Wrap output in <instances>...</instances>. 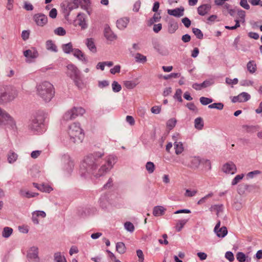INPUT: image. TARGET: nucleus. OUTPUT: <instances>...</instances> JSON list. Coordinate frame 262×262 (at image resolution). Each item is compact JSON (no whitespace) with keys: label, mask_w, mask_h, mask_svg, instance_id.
<instances>
[{"label":"nucleus","mask_w":262,"mask_h":262,"mask_svg":"<svg viewBox=\"0 0 262 262\" xmlns=\"http://www.w3.org/2000/svg\"><path fill=\"white\" fill-rule=\"evenodd\" d=\"M104 152L98 151L85 156L80 165V172L83 176L92 174L96 178L104 176L111 170L117 162L116 157L110 155L101 160Z\"/></svg>","instance_id":"f257e3e1"},{"label":"nucleus","mask_w":262,"mask_h":262,"mask_svg":"<svg viewBox=\"0 0 262 262\" xmlns=\"http://www.w3.org/2000/svg\"><path fill=\"white\" fill-rule=\"evenodd\" d=\"M37 95L45 102H50L54 96L53 85L48 81H42L36 85Z\"/></svg>","instance_id":"f03ea898"},{"label":"nucleus","mask_w":262,"mask_h":262,"mask_svg":"<svg viewBox=\"0 0 262 262\" xmlns=\"http://www.w3.org/2000/svg\"><path fill=\"white\" fill-rule=\"evenodd\" d=\"M68 133L70 140L74 143L79 144L82 142L84 134L78 123L74 122L69 125Z\"/></svg>","instance_id":"7ed1b4c3"},{"label":"nucleus","mask_w":262,"mask_h":262,"mask_svg":"<svg viewBox=\"0 0 262 262\" xmlns=\"http://www.w3.org/2000/svg\"><path fill=\"white\" fill-rule=\"evenodd\" d=\"M45 114L43 112H37L30 121L28 127L33 132H39L44 127Z\"/></svg>","instance_id":"20e7f679"},{"label":"nucleus","mask_w":262,"mask_h":262,"mask_svg":"<svg viewBox=\"0 0 262 262\" xmlns=\"http://www.w3.org/2000/svg\"><path fill=\"white\" fill-rule=\"evenodd\" d=\"M67 75L70 77L79 88H82L83 83L82 82L81 75L77 67H67Z\"/></svg>","instance_id":"39448f33"},{"label":"nucleus","mask_w":262,"mask_h":262,"mask_svg":"<svg viewBox=\"0 0 262 262\" xmlns=\"http://www.w3.org/2000/svg\"><path fill=\"white\" fill-rule=\"evenodd\" d=\"M0 120L4 122L6 124L9 125L12 129L16 128L15 122L12 117L1 108H0Z\"/></svg>","instance_id":"423d86ee"},{"label":"nucleus","mask_w":262,"mask_h":262,"mask_svg":"<svg viewBox=\"0 0 262 262\" xmlns=\"http://www.w3.org/2000/svg\"><path fill=\"white\" fill-rule=\"evenodd\" d=\"M27 257L30 262H39L38 248L35 246L31 247L27 252Z\"/></svg>","instance_id":"0eeeda50"},{"label":"nucleus","mask_w":262,"mask_h":262,"mask_svg":"<svg viewBox=\"0 0 262 262\" xmlns=\"http://www.w3.org/2000/svg\"><path fill=\"white\" fill-rule=\"evenodd\" d=\"M33 20L39 27H43L48 23L47 16L42 13H37L33 16Z\"/></svg>","instance_id":"6e6552de"},{"label":"nucleus","mask_w":262,"mask_h":262,"mask_svg":"<svg viewBox=\"0 0 262 262\" xmlns=\"http://www.w3.org/2000/svg\"><path fill=\"white\" fill-rule=\"evenodd\" d=\"M17 91L15 89H12L8 92L3 91V102L11 101L14 100L17 96Z\"/></svg>","instance_id":"1a4fd4ad"},{"label":"nucleus","mask_w":262,"mask_h":262,"mask_svg":"<svg viewBox=\"0 0 262 262\" xmlns=\"http://www.w3.org/2000/svg\"><path fill=\"white\" fill-rule=\"evenodd\" d=\"M46 216V213L43 211L36 210L32 213V221L34 224H39L38 218H45Z\"/></svg>","instance_id":"9d476101"},{"label":"nucleus","mask_w":262,"mask_h":262,"mask_svg":"<svg viewBox=\"0 0 262 262\" xmlns=\"http://www.w3.org/2000/svg\"><path fill=\"white\" fill-rule=\"evenodd\" d=\"M222 169L224 172L231 174L235 173L236 171L235 165L231 162L225 164Z\"/></svg>","instance_id":"9b49d317"},{"label":"nucleus","mask_w":262,"mask_h":262,"mask_svg":"<svg viewBox=\"0 0 262 262\" xmlns=\"http://www.w3.org/2000/svg\"><path fill=\"white\" fill-rule=\"evenodd\" d=\"M104 34L107 40L109 41H114L117 38V36L112 32L108 25H106L104 27Z\"/></svg>","instance_id":"f8f14e48"},{"label":"nucleus","mask_w":262,"mask_h":262,"mask_svg":"<svg viewBox=\"0 0 262 262\" xmlns=\"http://www.w3.org/2000/svg\"><path fill=\"white\" fill-rule=\"evenodd\" d=\"M184 8L182 7L174 9H168L167 13L175 17H180L184 15Z\"/></svg>","instance_id":"ddd939ff"},{"label":"nucleus","mask_w":262,"mask_h":262,"mask_svg":"<svg viewBox=\"0 0 262 262\" xmlns=\"http://www.w3.org/2000/svg\"><path fill=\"white\" fill-rule=\"evenodd\" d=\"M211 8L210 4L202 5L198 8V13L201 16H204L210 11Z\"/></svg>","instance_id":"4468645a"},{"label":"nucleus","mask_w":262,"mask_h":262,"mask_svg":"<svg viewBox=\"0 0 262 262\" xmlns=\"http://www.w3.org/2000/svg\"><path fill=\"white\" fill-rule=\"evenodd\" d=\"M129 22V19L128 17H122L117 20L116 25L118 29L120 30L124 29Z\"/></svg>","instance_id":"2eb2a0df"},{"label":"nucleus","mask_w":262,"mask_h":262,"mask_svg":"<svg viewBox=\"0 0 262 262\" xmlns=\"http://www.w3.org/2000/svg\"><path fill=\"white\" fill-rule=\"evenodd\" d=\"M38 55V51L35 48H31L24 52V55L27 58H36Z\"/></svg>","instance_id":"dca6fc26"},{"label":"nucleus","mask_w":262,"mask_h":262,"mask_svg":"<svg viewBox=\"0 0 262 262\" xmlns=\"http://www.w3.org/2000/svg\"><path fill=\"white\" fill-rule=\"evenodd\" d=\"M46 48L47 50L53 52H57L58 48L54 42L52 40H48L46 42Z\"/></svg>","instance_id":"f3484780"},{"label":"nucleus","mask_w":262,"mask_h":262,"mask_svg":"<svg viewBox=\"0 0 262 262\" xmlns=\"http://www.w3.org/2000/svg\"><path fill=\"white\" fill-rule=\"evenodd\" d=\"M189 219H184L178 220L174 226L177 231L180 232L182 230L185 225L188 222Z\"/></svg>","instance_id":"a211bd4d"},{"label":"nucleus","mask_w":262,"mask_h":262,"mask_svg":"<svg viewBox=\"0 0 262 262\" xmlns=\"http://www.w3.org/2000/svg\"><path fill=\"white\" fill-rule=\"evenodd\" d=\"M201 159L199 157H193L190 160V167L194 169H196L199 167L201 163Z\"/></svg>","instance_id":"6ab92c4d"},{"label":"nucleus","mask_w":262,"mask_h":262,"mask_svg":"<svg viewBox=\"0 0 262 262\" xmlns=\"http://www.w3.org/2000/svg\"><path fill=\"white\" fill-rule=\"evenodd\" d=\"M100 206L103 209L107 208L109 205L108 197L106 195H102L99 199Z\"/></svg>","instance_id":"aec40b11"},{"label":"nucleus","mask_w":262,"mask_h":262,"mask_svg":"<svg viewBox=\"0 0 262 262\" xmlns=\"http://www.w3.org/2000/svg\"><path fill=\"white\" fill-rule=\"evenodd\" d=\"M18 155L13 151H10L7 155L8 162L10 164L14 163L17 159Z\"/></svg>","instance_id":"412c9836"},{"label":"nucleus","mask_w":262,"mask_h":262,"mask_svg":"<svg viewBox=\"0 0 262 262\" xmlns=\"http://www.w3.org/2000/svg\"><path fill=\"white\" fill-rule=\"evenodd\" d=\"M19 194L22 196L26 197L27 198H30L38 195V193L31 192L25 189H20L19 190Z\"/></svg>","instance_id":"4be33fe9"},{"label":"nucleus","mask_w":262,"mask_h":262,"mask_svg":"<svg viewBox=\"0 0 262 262\" xmlns=\"http://www.w3.org/2000/svg\"><path fill=\"white\" fill-rule=\"evenodd\" d=\"M73 55L81 61H85V55L79 49H74L73 52Z\"/></svg>","instance_id":"5701e85b"},{"label":"nucleus","mask_w":262,"mask_h":262,"mask_svg":"<svg viewBox=\"0 0 262 262\" xmlns=\"http://www.w3.org/2000/svg\"><path fill=\"white\" fill-rule=\"evenodd\" d=\"M174 148L177 155L181 154L184 150L183 145L181 142L175 141L174 142Z\"/></svg>","instance_id":"b1692460"},{"label":"nucleus","mask_w":262,"mask_h":262,"mask_svg":"<svg viewBox=\"0 0 262 262\" xmlns=\"http://www.w3.org/2000/svg\"><path fill=\"white\" fill-rule=\"evenodd\" d=\"M116 251L120 254H124L126 251V248L123 242H118L116 245Z\"/></svg>","instance_id":"393cba45"},{"label":"nucleus","mask_w":262,"mask_h":262,"mask_svg":"<svg viewBox=\"0 0 262 262\" xmlns=\"http://www.w3.org/2000/svg\"><path fill=\"white\" fill-rule=\"evenodd\" d=\"M165 210V209L162 206H156L153 209V214L155 216L162 215L164 214Z\"/></svg>","instance_id":"a878e982"},{"label":"nucleus","mask_w":262,"mask_h":262,"mask_svg":"<svg viewBox=\"0 0 262 262\" xmlns=\"http://www.w3.org/2000/svg\"><path fill=\"white\" fill-rule=\"evenodd\" d=\"M209 209L210 211H216L217 216H219L220 212L223 211V205L222 204L212 205Z\"/></svg>","instance_id":"bb28decb"},{"label":"nucleus","mask_w":262,"mask_h":262,"mask_svg":"<svg viewBox=\"0 0 262 262\" xmlns=\"http://www.w3.org/2000/svg\"><path fill=\"white\" fill-rule=\"evenodd\" d=\"M86 46L93 53L96 52V47L92 38H88L86 39Z\"/></svg>","instance_id":"cd10ccee"},{"label":"nucleus","mask_w":262,"mask_h":262,"mask_svg":"<svg viewBox=\"0 0 262 262\" xmlns=\"http://www.w3.org/2000/svg\"><path fill=\"white\" fill-rule=\"evenodd\" d=\"M61 48L63 52L67 54L71 52L73 53V50H74V49L73 48V45L71 42L62 45Z\"/></svg>","instance_id":"c85d7f7f"},{"label":"nucleus","mask_w":262,"mask_h":262,"mask_svg":"<svg viewBox=\"0 0 262 262\" xmlns=\"http://www.w3.org/2000/svg\"><path fill=\"white\" fill-rule=\"evenodd\" d=\"M72 110L75 118L79 116H82L85 112V110L81 107H74L72 108Z\"/></svg>","instance_id":"c756f323"},{"label":"nucleus","mask_w":262,"mask_h":262,"mask_svg":"<svg viewBox=\"0 0 262 262\" xmlns=\"http://www.w3.org/2000/svg\"><path fill=\"white\" fill-rule=\"evenodd\" d=\"M161 16L160 13H156L154 14L153 17L151 18L148 21V25L151 26L154 24L155 23L158 22L161 19Z\"/></svg>","instance_id":"7c9ffc66"},{"label":"nucleus","mask_w":262,"mask_h":262,"mask_svg":"<svg viewBox=\"0 0 262 262\" xmlns=\"http://www.w3.org/2000/svg\"><path fill=\"white\" fill-rule=\"evenodd\" d=\"M204 126L203 119L201 117L196 118L194 120V127L199 130H201Z\"/></svg>","instance_id":"2f4dec72"},{"label":"nucleus","mask_w":262,"mask_h":262,"mask_svg":"<svg viewBox=\"0 0 262 262\" xmlns=\"http://www.w3.org/2000/svg\"><path fill=\"white\" fill-rule=\"evenodd\" d=\"M54 259L55 262H67L64 256H62L60 252H57L54 254Z\"/></svg>","instance_id":"473e14b6"},{"label":"nucleus","mask_w":262,"mask_h":262,"mask_svg":"<svg viewBox=\"0 0 262 262\" xmlns=\"http://www.w3.org/2000/svg\"><path fill=\"white\" fill-rule=\"evenodd\" d=\"M215 233L219 237L223 238L227 235L228 231L227 228L225 226H223L220 228L217 231H216Z\"/></svg>","instance_id":"72a5a7b5"},{"label":"nucleus","mask_w":262,"mask_h":262,"mask_svg":"<svg viewBox=\"0 0 262 262\" xmlns=\"http://www.w3.org/2000/svg\"><path fill=\"white\" fill-rule=\"evenodd\" d=\"M13 229L12 228L9 227H5L4 228L2 232V236L5 238L9 237L12 234Z\"/></svg>","instance_id":"f704fd0d"},{"label":"nucleus","mask_w":262,"mask_h":262,"mask_svg":"<svg viewBox=\"0 0 262 262\" xmlns=\"http://www.w3.org/2000/svg\"><path fill=\"white\" fill-rule=\"evenodd\" d=\"M74 115H75L72 108L71 110L67 111L64 114L63 116V119L66 121L72 120L75 118Z\"/></svg>","instance_id":"c9c22d12"},{"label":"nucleus","mask_w":262,"mask_h":262,"mask_svg":"<svg viewBox=\"0 0 262 262\" xmlns=\"http://www.w3.org/2000/svg\"><path fill=\"white\" fill-rule=\"evenodd\" d=\"M38 190L42 192L50 193L53 190V188L49 185L42 184L40 185Z\"/></svg>","instance_id":"e433bc0d"},{"label":"nucleus","mask_w":262,"mask_h":262,"mask_svg":"<svg viewBox=\"0 0 262 262\" xmlns=\"http://www.w3.org/2000/svg\"><path fill=\"white\" fill-rule=\"evenodd\" d=\"M238 96L241 102H246L251 98L250 95L246 92L241 93L238 95Z\"/></svg>","instance_id":"4c0bfd02"},{"label":"nucleus","mask_w":262,"mask_h":262,"mask_svg":"<svg viewBox=\"0 0 262 262\" xmlns=\"http://www.w3.org/2000/svg\"><path fill=\"white\" fill-rule=\"evenodd\" d=\"M136 61L139 62L141 63L144 64L146 61V56L142 55L140 53H137L135 55V56Z\"/></svg>","instance_id":"58836bf2"},{"label":"nucleus","mask_w":262,"mask_h":262,"mask_svg":"<svg viewBox=\"0 0 262 262\" xmlns=\"http://www.w3.org/2000/svg\"><path fill=\"white\" fill-rule=\"evenodd\" d=\"M209 108H216L219 110H222L224 108V104L221 102L214 103L208 105Z\"/></svg>","instance_id":"ea45409f"},{"label":"nucleus","mask_w":262,"mask_h":262,"mask_svg":"<svg viewBox=\"0 0 262 262\" xmlns=\"http://www.w3.org/2000/svg\"><path fill=\"white\" fill-rule=\"evenodd\" d=\"M145 167H146V169L149 173H152L155 170V165H154V163H152L151 162H147V163L146 164Z\"/></svg>","instance_id":"a19ab883"},{"label":"nucleus","mask_w":262,"mask_h":262,"mask_svg":"<svg viewBox=\"0 0 262 262\" xmlns=\"http://www.w3.org/2000/svg\"><path fill=\"white\" fill-rule=\"evenodd\" d=\"M124 226L125 229L130 232H133L135 230V227L134 225L130 222H125Z\"/></svg>","instance_id":"79ce46f5"},{"label":"nucleus","mask_w":262,"mask_h":262,"mask_svg":"<svg viewBox=\"0 0 262 262\" xmlns=\"http://www.w3.org/2000/svg\"><path fill=\"white\" fill-rule=\"evenodd\" d=\"M200 101L202 105H206L212 102L213 100L211 98L201 97L200 98Z\"/></svg>","instance_id":"37998d69"},{"label":"nucleus","mask_w":262,"mask_h":262,"mask_svg":"<svg viewBox=\"0 0 262 262\" xmlns=\"http://www.w3.org/2000/svg\"><path fill=\"white\" fill-rule=\"evenodd\" d=\"M178 28V25L177 23H171L168 26V32L170 33H173Z\"/></svg>","instance_id":"c03bdc74"},{"label":"nucleus","mask_w":262,"mask_h":262,"mask_svg":"<svg viewBox=\"0 0 262 262\" xmlns=\"http://www.w3.org/2000/svg\"><path fill=\"white\" fill-rule=\"evenodd\" d=\"M213 195V193L212 192H210L208 194L206 195L205 196H204V197L202 198L198 202V205H201V204H204V203L206 202V200L210 198H211L212 196Z\"/></svg>","instance_id":"a18cd8bd"},{"label":"nucleus","mask_w":262,"mask_h":262,"mask_svg":"<svg viewBox=\"0 0 262 262\" xmlns=\"http://www.w3.org/2000/svg\"><path fill=\"white\" fill-rule=\"evenodd\" d=\"M78 7V1L75 0L74 1L69 3L67 6V8L70 11L76 9Z\"/></svg>","instance_id":"49530a36"},{"label":"nucleus","mask_w":262,"mask_h":262,"mask_svg":"<svg viewBox=\"0 0 262 262\" xmlns=\"http://www.w3.org/2000/svg\"><path fill=\"white\" fill-rule=\"evenodd\" d=\"M177 120L175 118H171L167 122V126L169 129H172L176 125Z\"/></svg>","instance_id":"de8ad7c7"},{"label":"nucleus","mask_w":262,"mask_h":262,"mask_svg":"<svg viewBox=\"0 0 262 262\" xmlns=\"http://www.w3.org/2000/svg\"><path fill=\"white\" fill-rule=\"evenodd\" d=\"M236 259L239 262H245L246 260V255L241 252H239L236 254Z\"/></svg>","instance_id":"09e8293b"},{"label":"nucleus","mask_w":262,"mask_h":262,"mask_svg":"<svg viewBox=\"0 0 262 262\" xmlns=\"http://www.w3.org/2000/svg\"><path fill=\"white\" fill-rule=\"evenodd\" d=\"M124 84L128 89H133L136 86V83L133 81H125Z\"/></svg>","instance_id":"8fccbe9b"},{"label":"nucleus","mask_w":262,"mask_h":262,"mask_svg":"<svg viewBox=\"0 0 262 262\" xmlns=\"http://www.w3.org/2000/svg\"><path fill=\"white\" fill-rule=\"evenodd\" d=\"M244 177V174H238L233 179L231 184L232 185H236Z\"/></svg>","instance_id":"3c124183"},{"label":"nucleus","mask_w":262,"mask_h":262,"mask_svg":"<svg viewBox=\"0 0 262 262\" xmlns=\"http://www.w3.org/2000/svg\"><path fill=\"white\" fill-rule=\"evenodd\" d=\"M54 33L56 35L63 36L66 34V31L62 27H58L54 30Z\"/></svg>","instance_id":"603ef678"},{"label":"nucleus","mask_w":262,"mask_h":262,"mask_svg":"<svg viewBox=\"0 0 262 262\" xmlns=\"http://www.w3.org/2000/svg\"><path fill=\"white\" fill-rule=\"evenodd\" d=\"M112 89L114 92H119L121 90V86L117 82L115 81L112 83Z\"/></svg>","instance_id":"864d4df0"},{"label":"nucleus","mask_w":262,"mask_h":262,"mask_svg":"<svg viewBox=\"0 0 262 262\" xmlns=\"http://www.w3.org/2000/svg\"><path fill=\"white\" fill-rule=\"evenodd\" d=\"M192 32L198 38L202 39L203 38V34L200 29L198 28H193Z\"/></svg>","instance_id":"5fc2aeb1"},{"label":"nucleus","mask_w":262,"mask_h":262,"mask_svg":"<svg viewBox=\"0 0 262 262\" xmlns=\"http://www.w3.org/2000/svg\"><path fill=\"white\" fill-rule=\"evenodd\" d=\"M62 158L64 161H68V165L69 167V169L68 170H71L72 169V168L73 167L74 165H73V162L70 160L69 157L67 155H64L62 157Z\"/></svg>","instance_id":"6e6d98bb"},{"label":"nucleus","mask_w":262,"mask_h":262,"mask_svg":"<svg viewBox=\"0 0 262 262\" xmlns=\"http://www.w3.org/2000/svg\"><path fill=\"white\" fill-rule=\"evenodd\" d=\"M198 191L196 190H190L189 189H186L185 193V196L187 197H192L197 193Z\"/></svg>","instance_id":"4d7b16f0"},{"label":"nucleus","mask_w":262,"mask_h":262,"mask_svg":"<svg viewBox=\"0 0 262 262\" xmlns=\"http://www.w3.org/2000/svg\"><path fill=\"white\" fill-rule=\"evenodd\" d=\"M182 91L181 89H177L176 93L174 95V98L177 99L179 102L182 101V98L181 97Z\"/></svg>","instance_id":"13d9d810"},{"label":"nucleus","mask_w":262,"mask_h":262,"mask_svg":"<svg viewBox=\"0 0 262 262\" xmlns=\"http://www.w3.org/2000/svg\"><path fill=\"white\" fill-rule=\"evenodd\" d=\"M261 171L258 170H254L253 171L249 172L247 173V177L248 178L252 179L256 175L260 174L261 173Z\"/></svg>","instance_id":"bf43d9fd"},{"label":"nucleus","mask_w":262,"mask_h":262,"mask_svg":"<svg viewBox=\"0 0 262 262\" xmlns=\"http://www.w3.org/2000/svg\"><path fill=\"white\" fill-rule=\"evenodd\" d=\"M238 17L241 19V21L245 22V12L242 10H238L237 12Z\"/></svg>","instance_id":"052dcab7"},{"label":"nucleus","mask_w":262,"mask_h":262,"mask_svg":"<svg viewBox=\"0 0 262 262\" xmlns=\"http://www.w3.org/2000/svg\"><path fill=\"white\" fill-rule=\"evenodd\" d=\"M225 257L230 261H233L234 259L233 254L230 251H228L226 253Z\"/></svg>","instance_id":"680f3d73"},{"label":"nucleus","mask_w":262,"mask_h":262,"mask_svg":"<svg viewBox=\"0 0 262 262\" xmlns=\"http://www.w3.org/2000/svg\"><path fill=\"white\" fill-rule=\"evenodd\" d=\"M78 25L81 27V29H84L87 27L86 24L85 23V21L84 20V19H81V18H80L78 19Z\"/></svg>","instance_id":"e2e57ef3"},{"label":"nucleus","mask_w":262,"mask_h":262,"mask_svg":"<svg viewBox=\"0 0 262 262\" xmlns=\"http://www.w3.org/2000/svg\"><path fill=\"white\" fill-rule=\"evenodd\" d=\"M137 255L139 258V262H143L144 255L142 251L141 250H137Z\"/></svg>","instance_id":"0e129e2a"},{"label":"nucleus","mask_w":262,"mask_h":262,"mask_svg":"<svg viewBox=\"0 0 262 262\" xmlns=\"http://www.w3.org/2000/svg\"><path fill=\"white\" fill-rule=\"evenodd\" d=\"M57 15V11L55 8H52L49 12V15L52 18H55Z\"/></svg>","instance_id":"69168bd1"},{"label":"nucleus","mask_w":262,"mask_h":262,"mask_svg":"<svg viewBox=\"0 0 262 262\" xmlns=\"http://www.w3.org/2000/svg\"><path fill=\"white\" fill-rule=\"evenodd\" d=\"M30 35V32L29 31L24 30L21 33V37L24 40H27Z\"/></svg>","instance_id":"338daca9"},{"label":"nucleus","mask_w":262,"mask_h":262,"mask_svg":"<svg viewBox=\"0 0 262 262\" xmlns=\"http://www.w3.org/2000/svg\"><path fill=\"white\" fill-rule=\"evenodd\" d=\"M182 21L186 28L189 27L191 25V21L190 19L187 17L183 18L182 19Z\"/></svg>","instance_id":"774afa93"}]
</instances>
